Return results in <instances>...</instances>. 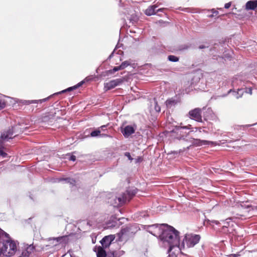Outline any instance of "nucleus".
I'll list each match as a JSON object with an SVG mask.
<instances>
[{"mask_svg":"<svg viewBox=\"0 0 257 257\" xmlns=\"http://www.w3.org/2000/svg\"><path fill=\"white\" fill-rule=\"evenodd\" d=\"M166 230L164 232L161 241L167 242L169 248L168 253L169 257H177V255L173 249L180 250V232L173 226L169 225L167 227Z\"/></svg>","mask_w":257,"mask_h":257,"instance_id":"obj_1","label":"nucleus"},{"mask_svg":"<svg viewBox=\"0 0 257 257\" xmlns=\"http://www.w3.org/2000/svg\"><path fill=\"white\" fill-rule=\"evenodd\" d=\"M191 132H194L193 127L191 125L188 124L185 126L182 125L181 123L180 125L174 126L173 130L168 134L169 136L174 140L187 142L191 140L189 135Z\"/></svg>","mask_w":257,"mask_h":257,"instance_id":"obj_2","label":"nucleus"},{"mask_svg":"<svg viewBox=\"0 0 257 257\" xmlns=\"http://www.w3.org/2000/svg\"><path fill=\"white\" fill-rule=\"evenodd\" d=\"M138 191L137 188L135 187L128 188L119 197H114L111 199L109 202L114 207H118L123 205L130 200L136 195Z\"/></svg>","mask_w":257,"mask_h":257,"instance_id":"obj_3","label":"nucleus"},{"mask_svg":"<svg viewBox=\"0 0 257 257\" xmlns=\"http://www.w3.org/2000/svg\"><path fill=\"white\" fill-rule=\"evenodd\" d=\"M167 224H154L149 225H145L144 228L150 233L158 237L161 240L162 239L164 232L166 230Z\"/></svg>","mask_w":257,"mask_h":257,"instance_id":"obj_4","label":"nucleus"},{"mask_svg":"<svg viewBox=\"0 0 257 257\" xmlns=\"http://www.w3.org/2000/svg\"><path fill=\"white\" fill-rule=\"evenodd\" d=\"M201 238L199 234H186L180 245V250L187 248L192 247L197 244Z\"/></svg>","mask_w":257,"mask_h":257,"instance_id":"obj_5","label":"nucleus"},{"mask_svg":"<svg viewBox=\"0 0 257 257\" xmlns=\"http://www.w3.org/2000/svg\"><path fill=\"white\" fill-rule=\"evenodd\" d=\"M19 242L12 239L6 240L2 247V254L7 257L14 255L17 250Z\"/></svg>","mask_w":257,"mask_h":257,"instance_id":"obj_6","label":"nucleus"},{"mask_svg":"<svg viewBox=\"0 0 257 257\" xmlns=\"http://www.w3.org/2000/svg\"><path fill=\"white\" fill-rule=\"evenodd\" d=\"M138 229L137 225L126 226L121 229L119 234H120V237H130L133 236L138 231Z\"/></svg>","mask_w":257,"mask_h":257,"instance_id":"obj_7","label":"nucleus"},{"mask_svg":"<svg viewBox=\"0 0 257 257\" xmlns=\"http://www.w3.org/2000/svg\"><path fill=\"white\" fill-rule=\"evenodd\" d=\"M201 111L202 109L200 108H195L191 110L188 113L189 117L196 121L202 122Z\"/></svg>","mask_w":257,"mask_h":257,"instance_id":"obj_8","label":"nucleus"},{"mask_svg":"<svg viewBox=\"0 0 257 257\" xmlns=\"http://www.w3.org/2000/svg\"><path fill=\"white\" fill-rule=\"evenodd\" d=\"M125 80L124 78H117L112 80L104 84V88L108 90L114 88L115 87L120 85Z\"/></svg>","mask_w":257,"mask_h":257,"instance_id":"obj_9","label":"nucleus"},{"mask_svg":"<svg viewBox=\"0 0 257 257\" xmlns=\"http://www.w3.org/2000/svg\"><path fill=\"white\" fill-rule=\"evenodd\" d=\"M191 140L187 142L191 143V145L194 147H200L202 146H208L211 144H213V142L211 141H208L206 140H201L197 139H193L190 137Z\"/></svg>","mask_w":257,"mask_h":257,"instance_id":"obj_10","label":"nucleus"},{"mask_svg":"<svg viewBox=\"0 0 257 257\" xmlns=\"http://www.w3.org/2000/svg\"><path fill=\"white\" fill-rule=\"evenodd\" d=\"M136 128L137 126L135 124L134 125H128L122 129L121 132L125 138H127L135 133Z\"/></svg>","mask_w":257,"mask_h":257,"instance_id":"obj_11","label":"nucleus"},{"mask_svg":"<svg viewBox=\"0 0 257 257\" xmlns=\"http://www.w3.org/2000/svg\"><path fill=\"white\" fill-rule=\"evenodd\" d=\"M48 241H50L54 246H56L59 243H66L68 241L67 236L64 235L57 237H50Z\"/></svg>","mask_w":257,"mask_h":257,"instance_id":"obj_12","label":"nucleus"},{"mask_svg":"<svg viewBox=\"0 0 257 257\" xmlns=\"http://www.w3.org/2000/svg\"><path fill=\"white\" fill-rule=\"evenodd\" d=\"M51 96H50L47 98L42 99H39V100H23V99H18L17 100V102L21 103L24 105H30L31 104L33 103H41L42 102H44L48 100L49 98H50Z\"/></svg>","mask_w":257,"mask_h":257,"instance_id":"obj_13","label":"nucleus"},{"mask_svg":"<svg viewBox=\"0 0 257 257\" xmlns=\"http://www.w3.org/2000/svg\"><path fill=\"white\" fill-rule=\"evenodd\" d=\"M131 63V62L130 61H125L122 62L119 66H114L112 69L108 70L107 73L108 74H113L118 70L124 69L130 65Z\"/></svg>","mask_w":257,"mask_h":257,"instance_id":"obj_14","label":"nucleus"},{"mask_svg":"<svg viewBox=\"0 0 257 257\" xmlns=\"http://www.w3.org/2000/svg\"><path fill=\"white\" fill-rule=\"evenodd\" d=\"M14 128L13 127L9 128L6 131L4 132L1 135V139L5 141H8L9 139H12L14 134Z\"/></svg>","mask_w":257,"mask_h":257,"instance_id":"obj_15","label":"nucleus"},{"mask_svg":"<svg viewBox=\"0 0 257 257\" xmlns=\"http://www.w3.org/2000/svg\"><path fill=\"white\" fill-rule=\"evenodd\" d=\"M113 239L114 238L111 235L104 236L100 241L102 247H103V248L104 247H108L113 240Z\"/></svg>","mask_w":257,"mask_h":257,"instance_id":"obj_16","label":"nucleus"},{"mask_svg":"<svg viewBox=\"0 0 257 257\" xmlns=\"http://www.w3.org/2000/svg\"><path fill=\"white\" fill-rule=\"evenodd\" d=\"M94 251L96 253L97 257H106V253L103 247L101 246H95L93 248Z\"/></svg>","mask_w":257,"mask_h":257,"instance_id":"obj_17","label":"nucleus"},{"mask_svg":"<svg viewBox=\"0 0 257 257\" xmlns=\"http://www.w3.org/2000/svg\"><path fill=\"white\" fill-rule=\"evenodd\" d=\"M257 9V0H251L248 1L245 4L246 10H254Z\"/></svg>","mask_w":257,"mask_h":257,"instance_id":"obj_18","label":"nucleus"},{"mask_svg":"<svg viewBox=\"0 0 257 257\" xmlns=\"http://www.w3.org/2000/svg\"><path fill=\"white\" fill-rule=\"evenodd\" d=\"M158 7V6L157 5H154L148 7V9H147L145 11V14L147 16H152L156 14V12H155V9Z\"/></svg>","mask_w":257,"mask_h":257,"instance_id":"obj_19","label":"nucleus"},{"mask_svg":"<svg viewBox=\"0 0 257 257\" xmlns=\"http://www.w3.org/2000/svg\"><path fill=\"white\" fill-rule=\"evenodd\" d=\"M238 207L241 209L246 210V212H248L253 209L252 206L244 202H241L240 203Z\"/></svg>","mask_w":257,"mask_h":257,"instance_id":"obj_20","label":"nucleus"},{"mask_svg":"<svg viewBox=\"0 0 257 257\" xmlns=\"http://www.w3.org/2000/svg\"><path fill=\"white\" fill-rule=\"evenodd\" d=\"M201 78V74H196L192 78L191 82V85L195 86L196 84L200 81Z\"/></svg>","mask_w":257,"mask_h":257,"instance_id":"obj_21","label":"nucleus"},{"mask_svg":"<svg viewBox=\"0 0 257 257\" xmlns=\"http://www.w3.org/2000/svg\"><path fill=\"white\" fill-rule=\"evenodd\" d=\"M65 181L66 183H69L73 186H75L76 181L75 179L71 178H62L59 179V182Z\"/></svg>","mask_w":257,"mask_h":257,"instance_id":"obj_22","label":"nucleus"},{"mask_svg":"<svg viewBox=\"0 0 257 257\" xmlns=\"http://www.w3.org/2000/svg\"><path fill=\"white\" fill-rule=\"evenodd\" d=\"M177 102L178 101L177 100L173 98H172L166 100V105L167 107L171 108L172 106H174L175 105H176Z\"/></svg>","mask_w":257,"mask_h":257,"instance_id":"obj_23","label":"nucleus"},{"mask_svg":"<svg viewBox=\"0 0 257 257\" xmlns=\"http://www.w3.org/2000/svg\"><path fill=\"white\" fill-rule=\"evenodd\" d=\"M232 92L233 95L237 98L241 97L243 93V90L242 89H238L237 91H232L231 89L229 90L228 92V93Z\"/></svg>","mask_w":257,"mask_h":257,"instance_id":"obj_24","label":"nucleus"},{"mask_svg":"<svg viewBox=\"0 0 257 257\" xmlns=\"http://www.w3.org/2000/svg\"><path fill=\"white\" fill-rule=\"evenodd\" d=\"M76 89H77V87H76L75 85H74L73 86L68 87V88L65 89L64 90H62L61 91L55 93H54L53 95H52L51 96H53V95L54 96L57 95H59V94H62V93H65L66 92H69V91H72V90H75Z\"/></svg>","mask_w":257,"mask_h":257,"instance_id":"obj_25","label":"nucleus"},{"mask_svg":"<svg viewBox=\"0 0 257 257\" xmlns=\"http://www.w3.org/2000/svg\"><path fill=\"white\" fill-rule=\"evenodd\" d=\"M153 103L154 108L156 112H159L161 111V107L158 104V102L156 98H154L153 101L151 102Z\"/></svg>","mask_w":257,"mask_h":257,"instance_id":"obj_26","label":"nucleus"},{"mask_svg":"<svg viewBox=\"0 0 257 257\" xmlns=\"http://www.w3.org/2000/svg\"><path fill=\"white\" fill-rule=\"evenodd\" d=\"M4 95L0 94V110L4 108L6 105V102L4 99Z\"/></svg>","mask_w":257,"mask_h":257,"instance_id":"obj_27","label":"nucleus"},{"mask_svg":"<svg viewBox=\"0 0 257 257\" xmlns=\"http://www.w3.org/2000/svg\"><path fill=\"white\" fill-rule=\"evenodd\" d=\"M168 59L169 61L173 62H178L179 60V57L175 55H169L168 56Z\"/></svg>","mask_w":257,"mask_h":257,"instance_id":"obj_28","label":"nucleus"},{"mask_svg":"<svg viewBox=\"0 0 257 257\" xmlns=\"http://www.w3.org/2000/svg\"><path fill=\"white\" fill-rule=\"evenodd\" d=\"M115 257H120L123 255L125 252L123 250H120L113 252Z\"/></svg>","mask_w":257,"mask_h":257,"instance_id":"obj_29","label":"nucleus"},{"mask_svg":"<svg viewBox=\"0 0 257 257\" xmlns=\"http://www.w3.org/2000/svg\"><path fill=\"white\" fill-rule=\"evenodd\" d=\"M100 131L98 130H94L90 133V136L92 137H96L98 136L99 135L100 136Z\"/></svg>","mask_w":257,"mask_h":257,"instance_id":"obj_30","label":"nucleus"},{"mask_svg":"<svg viewBox=\"0 0 257 257\" xmlns=\"http://www.w3.org/2000/svg\"><path fill=\"white\" fill-rule=\"evenodd\" d=\"M195 130L194 132H198L199 133H204L205 134H208V132L203 129L201 127H195L194 128Z\"/></svg>","mask_w":257,"mask_h":257,"instance_id":"obj_31","label":"nucleus"},{"mask_svg":"<svg viewBox=\"0 0 257 257\" xmlns=\"http://www.w3.org/2000/svg\"><path fill=\"white\" fill-rule=\"evenodd\" d=\"M66 156L68 157L67 158L73 162L76 160V157L74 155H70V154H67Z\"/></svg>","mask_w":257,"mask_h":257,"instance_id":"obj_32","label":"nucleus"},{"mask_svg":"<svg viewBox=\"0 0 257 257\" xmlns=\"http://www.w3.org/2000/svg\"><path fill=\"white\" fill-rule=\"evenodd\" d=\"M0 156L3 158H6L8 156L7 153L3 151V148L0 147Z\"/></svg>","mask_w":257,"mask_h":257,"instance_id":"obj_33","label":"nucleus"},{"mask_svg":"<svg viewBox=\"0 0 257 257\" xmlns=\"http://www.w3.org/2000/svg\"><path fill=\"white\" fill-rule=\"evenodd\" d=\"M212 14L208 15L209 17L212 18L213 17H216V16H217V15L218 14V11L215 10L214 9H212Z\"/></svg>","mask_w":257,"mask_h":257,"instance_id":"obj_34","label":"nucleus"},{"mask_svg":"<svg viewBox=\"0 0 257 257\" xmlns=\"http://www.w3.org/2000/svg\"><path fill=\"white\" fill-rule=\"evenodd\" d=\"M35 249V247L34 246L31 244V245H30L27 248V250H28V251L30 253V254L33 251V250H34Z\"/></svg>","mask_w":257,"mask_h":257,"instance_id":"obj_35","label":"nucleus"},{"mask_svg":"<svg viewBox=\"0 0 257 257\" xmlns=\"http://www.w3.org/2000/svg\"><path fill=\"white\" fill-rule=\"evenodd\" d=\"M124 156L126 157L129 160L131 161H132L133 160V158L132 157L130 153L129 152H125L124 153Z\"/></svg>","mask_w":257,"mask_h":257,"instance_id":"obj_36","label":"nucleus"},{"mask_svg":"<svg viewBox=\"0 0 257 257\" xmlns=\"http://www.w3.org/2000/svg\"><path fill=\"white\" fill-rule=\"evenodd\" d=\"M30 253L27 249H26L25 250L23 251V252H22V255L24 257L29 256L30 255Z\"/></svg>","mask_w":257,"mask_h":257,"instance_id":"obj_37","label":"nucleus"},{"mask_svg":"<svg viewBox=\"0 0 257 257\" xmlns=\"http://www.w3.org/2000/svg\"><path fill=\"white\" fill-rule=\"evenodd\" d=\"M118 47H119L118 46V44H117V45L116 46V47H115V49L113 51V52H112L110 54V55L109 56V57H108V59H110L113 57V54H114V51H115V50L116 48H118Z\"/></svg>","mask_w":257,"mask_h":257,"instance_id":"obj_38","label":"nucleus"},{"mask_svg":"<svg viewBox=\"0 0 257 257\" xmlns=\"http://www.w3.org/2000/svg\"><path fill=\"white\" fill-rule=\"evenodd\" d=\"M2 234L4 235L6 237L9 238V239H11L10 235L8 233H7V232H5L4 231H3L2 230Z\"/></svg>","mask_w":257,"mask_h":257,"instance_id":"obj_39","label":"nucleus"},{"mask_svg":"<svg viewBox=\"0 0 257 257\" xmlns=\"http://www.w3.org/2000/svg\"><path fill=\"white\" fill-rule=\"evenodd\" d=\"M239 256V254L238 253H234V254H230L228 255H226V257H238Z\"/></svg>","mask_w":257,"mask_h":257,"instance_id":"obj_40","label":"nucleus"},{"mask_svg":"<svg viewBox=\"0 0 257 257\" xmlns=\"http://www.w3.org/2000/svg\"><path fill=\"white\" fill-rule=\"evenodd\" d=\"M231 4V2H229L228 3L225 4L224 5V8L226 9H228L230 7Z\"/></svg>","mask_w":257,"mask_h":257,"instance_id":"obj_41","label":"nucleus"},{"mask_svg":"<svg viewBox=\"0 0 257 257\" xmlns=\"http://www.w3.org/2000/svg\"><path fill=\"white\" fill-rule=\"evenodd\" d=\"M84 83V81H81V82H79L78 84L75 85V86L77 87V88L81 86Z\"/></svg>","mask_w":257,"mask_h":257,"instance_id":"obj_42","label":"nucleus"},{"mask_svg":"<svg viewBox=\"0 0 257 257\" xmlns=\"http://www.w3.org/2000/svg\"><path fill=\"white\" fill-rule=\"evenodd\" d=\"M84 83V81H81V82H79L78 84L75 85V86L77 87V88L81 86Z\"/></svg>","mask_w":257,"mask_h":257,"instance_id":"obj_43","label":"nucleus"},{"mask_svg":"<svg viewBox=\"0 0 257 257\" xmlns=\"http://www.w3.org/2000/svg\"><path fill=\"white\" fill-rule=\"evenodd\" d=\"M246 92L247 93H249L250 94H252V89L251 88H246Z\"/></svg>","mask_w":257,"mask_h":257,"instance_id":"obj_44","label":"nucleus"},{"mask_svg":"<svg viewBox=\"0 0 257 257\" xmlns=\"http://www.w3.org/2000/svg\"><path fill=\"white\" fill-rule=\"evenodd\" d=\"M208 46H205V45H201L199 46V48L200 49H202L208 48Z\"/></svg>","mask_w":257,"mask_h":257,"instance_id":"obj_45","label":"nucleus"},{"mask_svg":"<svg viewBox=\"0 0 257 257\" xmlns=\"http://www.w3.org/2000/svg\"><path fill=\"white\" fill-rule=\"evenodd\" d=\"M100 136L101 137H111L109 135L106 134H100Z\"/></svg>","mask_w":257,"mask_h":257,"instance_id":"obj_46","label":"nucleus"},{"mask_svg":"<svg viewBox=\"0 0 257 257\" xmlns=\"http://www.w3.org/2000/svg\"><path fill=\"white\" fill-rule=\"evenodd\" d=\"M106 257H115L113 252L108 254Z\"/></svg>","mask_w":257,"mask_h":257,"instance_id":"obj_47","label":"nucleus"},{"mask_svg":"<svg viewBox=\"0 0 257 257\" xmlns=\"http://www.w3.org/2000/svg\"><path fill=\"white\" fill-rule=\"evenodd\" d=\"M164 10H165L164 8L159 9L157 10V11L156 12V13H158V12H163Z\"/></svg>","mask_w":257,"mask_h":257,"instance_id":"obj_48","label":"nucleus"},{"mask_svg":"<svg viewBox=\"0 0 257 257\" xmlns=\"http://www.w3.org/2000/svg\"><path fill=\"white\" fill-rule=\"evenodd\" d=\"M106 127V125H102L101 126V128L102 130H104V128H105Z\"/></svg>","mask_w":257,"mask_h":257,"instance_id":"obj_49","label":"nucleus"},{"mask_svg":"<svg viewBox=\"0 0 257 257\" xmlns=\"http://www.w3.org/2000/svg\"><path fill=\"white\" fill-rule=\"evenodd\" d=\"M212 222L214 223H215L216 224H217L218 223V222L217 221H216V220H213L212 221Z\"/></svg>","mask_w":257,"mask_h":257,"instance_id":"obj_50","label":"nucleus"},{"mask_svg":"<svg viewBox=\"0 0 257 257\" xmlns=\"http://www.w3.org/2000/svg\"><path fill=\"white\" fill-rule=\"evenodd\" d=\"M2 254V248L0 249V255Z\"/></svg>","mask_w":257,"mask_h":257,"instance_id":"obj_51","label":"nucleus"},{"mask_svg":"<svg viewBox=\"0 0 257 257\" xmlns=\"http://www.w3.org/2000/svg\"><path fill=\"white\" fill-rule=\"evenodd\" d=\"M251 125H245V126H246V127H249V126H251Z\"/></svg>","mask_w":257,"mask_h":257,"instance_id":"obj_52","label":"nucleus"},{"mask_svg":"<svg viewBox=\"0 0 257 257\" xmlns=\"http://www.w3.org/2000/svg\"><path fill=\"white\" fill-rule=\"evenodd\" d=\"M236 215H239V214H236ZM239 216H243V215H239Z\"/></svg>","mask_w":257,"mask_h":257,"instance_id":"obj_53","label":"nucleus"},{"mask_svg":"<svg viewBox=\"0 0 257 257\" xmlns=\"http://www.w3.org/2000/svg\"><path fill=\"white\" fill-rule=\"evenodd\" d=\"M229 219H230V218H227L226 220H229Z\"/></svg>","mask_w":257,"mask_h":257,"instance_id":"obj_54","label":"nucleus"},{"mask_svg":"<svg viewBox=\"0 0 257 257\" xmlns=\"http://www.w3.org/2000/svg\"><path fill=\"white\" fill-rule=\"evenodd\" d=\"M223 227H227V226L226 225H224Z\"/></svg>","mask_w":257,"mask_h":257,"instance_id":"obj_55","label":"nucleus"}]
</instances>
